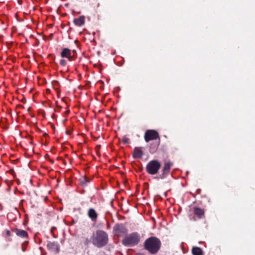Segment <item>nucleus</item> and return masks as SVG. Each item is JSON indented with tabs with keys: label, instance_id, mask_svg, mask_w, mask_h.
<instances>
[{
	"label": "nucleus",
	"instance_id": "ddd939ff",
	"mask_svg": "<svg viewBox=\"0 0 255 255\" xmlns=\"http://www.w3.org/2000/svg\"><path fill=\"white\" fill-rule=\"evenodd\" d=\"M172 164L171 162H168L164 163L163 171L164 173L169 172L171 167L172 166Z\"/></svg>",
	"mask_w": 255,
	"mask_h": 255
},
{
	"label": "nucleus",
	"instance_id": "dca6fc26",
	"mask_svg": "<svg viewBox=\"0 0 255 255\" xmlns=\"http://www.w3.org/2000/svg\"><path fill=\"white\" fill-rule=\"evenodd\" d=\"M60 64L64 66L66 65V61L64 60V59H61L60 61Z\"/></svg>",
	"mask_w": 255,
	"mask_h": 255
},
{
	"label": "nucleus",
	"instance_id": "9b49d317",
	"mask_svg": "<svg viewBox=\"0 0 255 255\" xmlns=\"http://www.w3.org/2000/svg\"><path fill=\"white\" fill-rule=\"evenodd\" d=\"M74 23L78 26L83 25L85 23V17L84 16H80L78 18H75Z\"/></svg>",
	"mask_w": 255,
	"mask_h": 255
},
{
	"label": "nucleus",
	"instance_id": "9d476101",
	"mask_svg": "<svg viewBox=\"0 0 255 255\" xmlns=\"http://www.w3.org/2000/svg\"><path fill=\"white\" fill-rule=\"evenodd\" d=\"M194 214L199 219L202 218L204 216V211L203 209L198 207H194L192 209Z\"/></svg>",
	"mask_w": 255,
	"mask_h": 255
},
{
	"label": "nucleus",
	"instance_id": "a211bd4d",
	"mask_svg": "<svg viewBox=\"0 0 255 255\" xmlns=\"http://www.w3.org/2000/svg\"><path fill=\"white\" fill-rule=\"evenodd\" d=\"M123 140L125 142H128V139L127 138H124L123 139Z\"/></svg>",
	"mask_w": 255,
	"mask_h": 255
},
{
	"label": "nucleus",
	"instance_id": "1a4fd4ad",
	"mask_svg": "<svg viewBox=\"0 0 255 255\" xmlns=\"http://www.w3.org/2000/svg\"><path fill=\"white\" fill-rule=\"evenodd\" d=\"M88 216L93 221H96L98 218V214L96 210L93 208H90L88 211Z\"/></svg>",
	"mask_w": 255,
	"mask_h": 255
},
{
	"label": "nucleus",
	"instance_id": "7ed1b4c3",
	"mask_svg": "<svg viewBox=\"0 0 255 255\" xmlns=\"http://www.w3.org/2000/svg\"><path fill=\"white\" fill-rule=\"evenodd\" d=\"M139 241V237L136 233H133L126 236L123 239V244L127 246H134Z\"/></svg>",
	"mask_w": 255,
	"mask_h": 255
},
{
	"label": "nucleus",
	"instance_id": "423d86ee",
	"mask_svg": "<svg viewBox=\"0 0 255 255\" xmlns=\"http://www.w3.org/2000/svg\"><path fill=\"white\" fill-rule=\"evenodd\" d=\"M76 51L73 50L71 51L70 49L64 48L62 49L60 55L62 58H65L69 61H72L75 59V54Z\"/></svg>",
	"mask_w": 255,
	"mask_h": 255
},
{
	"label": "nucleus",
	"instance_id": "f257e3e1",
	"mask_svg": "<svg viewBox=\"0 0 255 255\" xmlns=\"http://www.w3.org/2000/svg\"><path fill=\"white\" fill-rule=\"evenodd\" d=\"M161 242L156 237H150L145 240L144 243V247L145 250L150 254H156L160 249Z\"/></svg>",
	"mask_w": 255,
	"mask_h": 255
},
{
	"label": "nucleus",
	"instance_id": "6e6552de",
	"mask_svg": "<svg viewBox=\"0 0 255 255\" xmlns=\"http://www.w3.org/2000/svg\"><path fill=\"white\" fill-rule=\"evenodd\" d=\"M143 152L141 147H135L134 148L132 155L134 158H140L142 157Z\"/></svg>",
	"mask_w": 255,
	"mask_h": 255
},
{
	"label": "nucleus",
	"instance_id": "39448f33",
	"mask_svg": "<svg viewBox=\"0 0 255 255\" xmlns=\"http://www.w3.org/2000/svg\"><path fill=\"white\" fill-rule=\"evenodd\" d=\"M144 139L148 142L150 140L158 139L157 142V146L160 144V137L158 133L155 130L148 129L146 130L144 134Z\"/></svg>",
	"mask_w": 255,
	"mask_h": 255
},
{
	"label": "nucleus",
	"instance_id": "f3484780",
	"mask_svg": "<svg viewBox=\"0 0 255 255\" xmlns=\"http://www.w3.org/2000/svg\"><path fill=\"white\" fill-rule=\"evenodd\" d=\"M5 233H6V235L7 236H11V233H10V232L9 231L6 230Z\"/></svg>",
	"mask_w": 255,
	"mask_h": 255
},
{
	"label": "nucleus",
	"instance_id": "0eeeda50",
	"mask_svg": "<svg viewBox=\"0 0 255 255\" xmlns=\"http://www.w3.org/2000/svg\"><path fill=\"white\" fill-rule=\"evenodd\" d=\"M13 231L17 236L20 238L27 239L28 237V233L24 230L16 228L13 230Z\"/></svg>",
	"mask_w": 255,
	"mask_h": 255
},
{
	"label": "nucleus",
	"instance_id": "4468645a",
	"mask_svg": "<svg viewBox=\"0 0 255 255\" xmlns=\"http://www.w3.org/2000/svg\"><path fill=\"white\" fill-rule=\"evenodd\" d=\"M90 242V240L88 238L85 239L83 241V243L85 245H88Z\"/></svg>",
	"mask_w": 255,
	"mask_h": 255
},
{
	"label": "nucleus",
	"instance_id": "2eb2a0df",
	"mask_svg": "<svg viewBox=\"0 0 255 255\" xmlns=\"http://www.w3.org/2000/svg\"><path fill=\"white\" fill-rule=\"evenodd\" d=\"M27 244V243L25 242L22 244L21 248H22V250L23 251H25L26 247Z\"/></svg>",
	"mask_w": 255,
	"mask_h": 255
},
{
	"label": "nucleus",
	"instance_id": "f8f14e48",
	"mask_svg": "<svg viewBox=\"0 0 255 255\" xmlns=\"http://www.w3.org/2000/svg\"><path fill=\"white\" fill-rule=\"evenodd\" d=\"M192 252L193 255H203V251L200 248L194 247L192 249Z\"/></svg>",
	"mask_w": 255,
	"mask_h": 255
},
{
	"label": "nucleus",
	"instance_id": "20e7f679",
	"mask_svg": "<svg viewBox=\"0 0 255 255\" xmlns=\"http://www.w3.org/2000/svg\"><path fill=\"white\" fill-rule=\"evenodd\" d=\"M160 167L161 164L158 160H153L147 164L146 169L149 174L154 175L158 172Z\"/></svg>",
	"mask_w": 255,
	"mask_h": 255
},
{
	"label": "nucleus",
	"instance_id": "f03ea898",
	"mask_svg": "<svg viewBox=\"0 0 255 255\" xmlns=\"http://www.w3.org/2000/svg\"><path fill=\"white\" fill-rule=\"evenodd\" d=\"M108 240L107 234L104 231H98L93 236L92 243L97 247H102L107 244Z\"/></svg>",
	"mask_w": 255,
	"mask_h": 255
}]
</instances>
